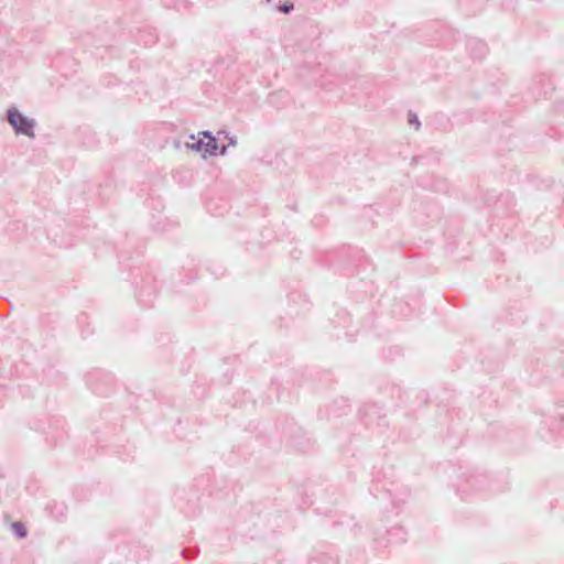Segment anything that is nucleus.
<instances>
[{"mask_svg": "<svg viewBox=\"0 0 564 564\" xmlns=\"http://www.w3.org/2000/svg\"><path fill=\"white\" fill-rule=\"evenodd\" d=\"M293 9H294V4L292 2H284L279 8V10L285 14H289Z\"/></svg>", "mask_w": 564, "mask_h": 564, "instance_id": "13", "label": "nucleus"}, {"mask_svg": "<svg viewBox=\"0 0 564 564\" xmlns=\"http://www.w3.org/2000/svg\"><path fill=\"white\" fill-rule=\"evenodd\" d=\"M189 139L193 140V142L186 143V148L194 152L200 153L203 155V158H206L205 156V139H204V137L202 139H195V135L191 134Z\"/></svg>", "mask_w": 564, "mask_h": 564, "instance_id": "9", "label": "nucleus"}, {"mask_svg": "<svg viewBox=\"0 0 564 564\" xmlns=\"http://www.w3.org/2000/svg\"><path fill=\"white\" fill-rule=\"evenodd\" d=\"M533 95L536 97H546L547 94L553 89L549 77L545 74L539 75L534 79Z\"/></svg>", "mask_w": 564, "mask_h": 564, "instance_id": "6", "label": "nucleus"}, {"mask_svg": "<svg viewBox=\"0 0 564 564\" xmlns=\"http://www.w3.org/2000/svg\"><path fill=\"white\" fill-rule=\"evenodd\" d=\"M199 134L205 139V156L219 154L220 150L216 137L209 130H204Z\"/></svg>", "mask_w": 564, "mask_h": 564, "instance_id": "7", "label": "nucleus"}, {"mask_svg": "<svg viewBox=\"0 0 564 564\" xmlns=\"http://www.w3.org/2000/svg\"><path fill=\"white\" fill-rule=\"evenodd\" d=\"M468 50L473 57L480 59L487 53V45L482 41L474 39L468 42Z\"/></svg>", "mask_w": 564, "mask_h": 564, "instance_id": "8", "label": "nucleus"}, {"mask_svg": "<svg viewBox=\"0 0 564 564\" xmlns=\"http://www.w3.org/2000/svg\"><path fill=\"white\" fill-rule=\"evenodd\" d=\"M86 381L93 392L98 395H107L113 384L112 376L101 370L89 372L86 377Z\"/></svg>", "mask_w": 564, "mask_h": 564, "instance_id": "2", "label": "nucleus"}, {"mask_svg": "<svg viewBox=\"0 0 564 564\" xmlns=\"http://www.w3.org/2000/svg\"><path fill=\"white\" fill-rule=\"evenodd\" d=\"M142 292L139 293V302H142L144 305H150V301H145L141 299Z\"/></svg>", "mask_w": 564, "mask_h": 564, "instance_id": "16", "label": "nucleus"}, {"mask_svg": "<svg viewBox=\"0 0 564 564\" xmlns=\"http://www.w3.org/2000/svg\"><path fill=\"white\" fill-rule=\"evenodd\" d=\"M11 530L14 536L18 539H23L28 535V529L21 521H15L11 524Z\"/></svg>", "mask_w": 564, "mask_h": 564, "instance_id": "10", "label": "nucleus"}, {"mask_svg": "<svg viewBox=\"0 0 564 564\" xmlns=\"http://www.w3.org/2000/svg\"><path fill=\"white\" fill-rule=\"evenodd\" d=\"M220 134H223L228 141V144L224 145L219 151V155H225V153L229 147L237 145V138L235 135H230V133L225 130L218 131V135H220Z\"/></svg>", "mask_w": 564, "mask_h": 564, "instance_id": "11", "label": "nucleus"}, {"mask_svg": "<svg viewBox=\"0 0 564 564\" xmlns=\"http://www.w3.org/2000/svg\"><path fill=\"white\" fill-rule=\"evenodd\" d=\"M556 107H557V111L564 110V100L560 101Z\"/></svg>", "mask_w": 564, "mask_h": 564, "instance_id": "17", "label": "nucleus"}, {"mask_svg": "<svg viewBox=\"0 0 564 564\" xmlns=\"http://www.w3.org/2000/svg\"><path fill=\"white\" fill-rule=\"evenodd\" d=\"M6 119L12 127L17 135H25L31 139L35 138L34 129L36 127L35 119L26 117L17 107L12 106L6 111Z\"/></svg>", "mask_w": 564, "mask_h": 564, "instance_id": "1", "label": "nucleus"}, {"mask_svg": "<svg viewBox=\"0 0 564 564\" xmlns=\"http://www.w3.org/2000/svg\"><path fill=\"white\" fill-rule=\"evenodd\" d=\"M490 484V479L486 474H476L471 475L466 479V487L462 489L463 492L467 491V489H474L476 491H482L488 488Z\"/></svg>", "mask_w": 564, "mask_h": 564, "instance_id": "5", "label": "nucleus"}, {"mask_svg": "<svg viewBox=\"0 0 564 564\" xmlns=\"http://www.w3.org/2000/svg\"><path fill=\"white\" fill-rule=\"evenodd\" d=\"M542 429H546L549 435L541 432V436L550 441L556 436H564V413L555 411L554 414L547 415L542 421Z\"/></svg>", "mask_w": 564, "mask_h": 564, "instance_id": "3", "label": "nucleus"}, {"mask_svg": "<svg viewBox=\"0 0 564 564\" xmlns=\"http://www.w3.org/2000/svg\"><path fill=\"white\" fill-rule=\"evenodd\" d=\"M196 553H197V551L196 550H192V549H184L182 551L183 557L187 558V560L194 557L196 555Z\"/></svg>", "mask_w": 564, "mask_h": 564, "instance_id": "14", "label": "nucleus"}, {"mask_svg": "<svg viewBox=\"0 0 564 564\" xmlns=\"http://www.w3.org/2000/svg\"><path fill=\"white\" fill-rule=\"evenodd\" d=\"M389 534L390 535H398V534L404 535L405 532H404L403 528L400 527V528H393L391 531H389ZM401 541H405V539L403 536H401Z\"/></svg>", "mask_w": 564, "mask_h": 564, "instance_id": "15", "label": "nucleus"}, {"mask_svg": "<svg viewBox=\"0 0 564 564\" xmlns=\"http://www.w3.org/2000/svg\"><path fill=\"white\" fill-rule=\"evenodd\" d=\"M408 123L410 126H413L415 128V130H419L420 127H421V122L419 120V117L415 112L413 111H409V115H408Z\"/></svg>", "mask_w": 564, "mask_h": 564, "instance_id": "12", "label": "nucleus"}, {"mask_svg": "<svg viewBox=\"0 0 564 564\" xmlns=\"http://www.w3.org/2000/svg\"><path fill=\"white\" fill-rule=\"evenodd\" d=\"M359 415L367 425L372 424L375 421L380 425V421L384 419L381 414V409L377 404H366L359 410Z\"/></svg>", "mask_w": 564, "mask_h": 564, "instance_id": "4", "label": "nucleus"}]
</instances>
